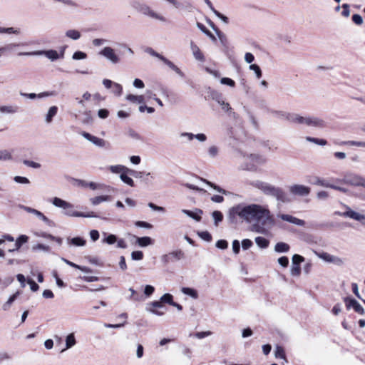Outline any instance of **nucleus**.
Returning <instances> with one entry per match:
<instances>
[{"mask_svg":"<svg viewBox=\"0 0 365 365\" xmlns=\"http://www.w3.org/2000/svg\"><path fill=\"white\" fill-rule=\"evenodd\" d=\"M111 92L116 96H120L123 93V86L115 82L112 86Z\"/></svg>","mask_w":365,"mask_h":365,"instance_id":"45","label":"nucleus"},{"mask_svg":"<svg viewBox=\"0 0 365 365\" xmlns=\"http://www.w3.org/2000/svg\"><path fill=\"white\" fill-rule=\"evenodd\" d=\"M315 254L319 259H322L323 261H324L326 262H329V263H332V264L334 262V259L336 256V255H331L326 252H315Z\"/></svg>","mask_w":365,"mask_h":365,"instance_id":"27","label":"nucleus"},{"mask_svg":"<svg viewBox=\"0 0 365 365\" xmlns=\"http://www.w3.org/2000/svg\"><path fill=\"white\" fill-rule=\"evenodd\" d=\"M110 196L101 195L90 198V202L93 205H98L103 202L109 201Z\"/></svg>","mask_w":365,"mask_h":365,"instance_id":"33","label":"nucleus"},{"mask_svg":"<svg viewBox=\"0 0 365 365\" xmlns=\"http://www.w3.org/2000/svg\"><path fill=\"white\" fill-rule=\"evenodd\" d=\"M67 242L69 245H72L74 247H83L86 244V241L81 237L68 238Z\"/></svg>","mask_w":365,"mask_h":365,"instance_id":"22","label":"nucleus"},{"mask_svg":"<svg viewBox=\"0 0 365 365\" xmlns=\"http://www.w3.org/2000/svg\"><path fill=\"white\" fill-rule=\"evenodd\" d=\"M29 241V237L26 235H20L15 241L14 250H19L21 247Z\"/></svg>","mask_w":365,"mask_h":365,"instance_id":"34","label":"nucleus"},{"mask_svg":"<svg viewBox=\"0 0 365 365\" xmlns=\"http://www.w3.org/2000/svg\"><path fill=\"white\" fill-rule=\"evenodd\" d=\"M338 145L365 148V142H362V141H355V140L341 141L340 143H338Z\"/></svg>","mask_w":365,"mask_h":365,"instance_id":"36","label":"nucleus"},{"mask_svg":"<svg viewBox=\"0 0 365 365\" xmlns=\"http://www.w3.org/2000/svg\"><path fill=\"white\" fill-rule=\"evenodd\" d=\"M215 246L218 248V249H221V250H225V249H227V247H228V243L226 240H218L216 244H215Z\"/></svg>","mask_w":365,"mask_h":365,"instance_id":"64","label":"nucleus"},{"mask_svg":"<svg viewBox=\"0 0 365 365\" xmlns=\"http://www.w3.org/2000/svg\"><path fill=\"white\" fill-rule=\"evenodd\" d=\"M220 83L224 85H227L230 87H234L235 86V82L232 79L227 77L222 78Z\"/></svg>","mask_w":365,"mask_h":365,"instance_id":"62","label":"nucleus"},{"mask_svg":"<svg viewBox=\"0 0 365 365\" xmlns=\"http://www.w3.org/2000/svg\"><path fill=\"white\" fill-rule=\"evenodd\" d=\"M125 99L133 103L143 104L145 103L144 96L142 95L128 94L125 96Z\"/></svg>","mask_w":365,"mask_h":365,"instance_id":"26","label":"nucleus"},{"mask_svg":"<svg viewBox=\"0 0 365 365\" xmlns=\"http://www.w3.org/2000/svg\"><path fill=\"white\" fill-rule=\"evenodd\" d=\"M182 212L197 222L201 220V214L202 213L201 210H197V212H194L188 210H182Z\"/></svg>","mask_w":365,"mask_h":365,"instance_id":"30","label":"nucleus"},{"mask_svg":"<svg viewBox=\"0 0 365 365\" xmlns=\"http://www.w3.org/2000/svg\"><path fill=\"white\" fill-rule=\"evenodd\" d=\"M76 343L73 333L69 334L66 338V349H68L73 347Z\"/></svg>","mask_w":365,"mask_h":365,"instance_id":"40","label":"nucleus"},{"mask_svg":"<svg viewBox=\"0 0 365 365\" xmlns=\"http://www.w3.org/2000/svg\"><path fill=\"white\" fill-rule=\"evenodd\" d=\"M291 194L297 196L304 197L310 193V187L304 185H293L289 188Z\"/></svg>","mask_w":365,"mask_h":365,"instance_id":"10","label":"nucleus"},{"mask_svg":"<svg viewBox=\"0 0 365 365\" xmlns=\"http://www.w3.org/2000/svg\"><path fill=\"white\" fill-rule=\"evenodd\" d=\"M81 135L85 139L98 148H104L108 145L107 142L104 139L93 135L87 132L83 131L81 133Z\"/></svg>","mask_w":365,"mask_h":365,"instance_id":"12","label":"nucleus"},{"mask_svg":"<svg viewBox=\"0 0 365 365\" xmlns=\"http://www.w3.org/2000/svg\"><path fill=\"white\" fill-rule=\"evenodd\" d=\"M131 258L133 260H141L143 258V253L142 251H133L131 253Z\"/></svg>","mask_w":365,"mask_h":365,"instance_id":"60","label":"nucleus"},{"mask_svg":"<svg viewBox=\"0 0 365 365\" xmlns=\"http://www.w3.org/2000/svg\"><path fill=\"white\" fill-rule=\"evenodd\" d=\"M76 185L82 187H89L90 189L95 190L101 188L103 185L97 184L94 182H87L83 180H76Z\"/></svg>","mask_w":365,"mask_h":365,"instance_id":"18","label":"nucleus"},{"mask_svg":"<svg viewBox=\"0 0 365 365\" xmlns=\"http://www.w3.org/2000/svg\"><path fill=\"white\" fill-rule=\"evenodd\" d=\"M52 204L63 210V214L69 217H97L98 216L93 212L83 213L76 211L74 206L71 203L66 202L59 197H55L52 200Z\"/></svg>","mask_w":365,"mask_h":365,"instance_id":"3","label":"nucleus"},{"mask_svg":"<svg viewBox=\"0 0 365 365\" xmlns=\"http://www.w3.org/2000/svg\"><path fill=\"white\" fill-rule=\"evenodd\" d=\"M249 68H250V69L251 71H254L257 78L259 79V78H260L262 77V70H261L260 67L258 65H257V64H251Z\"/></svg>","mask_w":365,"mask_h":365,"instance_id":"49","label":"nucleus"},{"mask_svg":"<svg viewBox=\"0 0 365 365\" xmlns=\"http://www.w3.org/2000/svg\"><path fill=\"white\" fill-rule=\"evenodd\" d=\"M304 125L309 127L323 128L324 127V122L317 117L304 116Z\"/></svg>","mask_w":365,"mask_h":365,"instance_id":"13","label":"nucleus"},{"mask_svg":"<svg viewBox=\"0 0 365 365\" xmlns=\"http://www.w3.org/2000/svg\"><path fill=\"white\" fill-rule=\"evenodd\" d=\"M173 261L175 260H180L185 257V253L181 250H173L170 252Z\"/></svg>","mask_w":365,"mask_h":365,"instance_id":"43","label":"nucleus"},{"mask_svg":"<svg viewBox=\"0 0 365 365\" xmlns=\"http://www.w3.org/2000/svg\"><path fill=\"white\" fill-rule=\"evenodd\" d=\"M21 208L26 212L34 215L36 217L41 220L46 224H48L50 222L49 219L47 217H46L41 212L27 206H22Z\"/></svg>","mask_w":365,"mask_h":365,"instance_id":"16","label":"nucleus"},{"mask_svg":"<svg viewBox=\"0 0 365 365\" xmlns=\"http://www.w3.org/2000/svg\"><path fill=\"white\" fill-rule=\"evenodd\" d=\"M65 36L69 39L77 41L81 37V34L76 29H71L66 31Z\"/></svg>","mask_w":365,"mask_h":365,"instance_id":"24","label":"nucleus"},{"mask_svg":"<svg viewBox=\"0 0 365 365\" xmlns=\"http://www.w3.org/2000/svg\"><path fill=\"white\" fill-rule=\"evenodd\" d=\"M212 216L214 220L215 225L216 226H217L218 223L222 222V220L223 219V215H222V212L220 211H217V210L214 211L212 214Z\"/></svg>","mask_w":365,"mask_h":365,"instance_id":"47","label":"nucleus"},{"mask_svg":"<svg viewBox=\"0 0 365 365\" xmlns=\"http://www.w3.org/2000/svg\"><path fill=\"white\" fill-rule=\"evenodd\" d=\"M274 356L276 358L282 359H284V361L286 363L287 362V359L286 358L284 350L283 347H282L280 346H277L275 347V350H274Z\"/></svg>","mask_w":365,"mask_h":365,"instance_id":"41","label":"nucleus"},{"mask_svg":"<svg viewBox=\"0 0 365 365\" xmlns=\"http://www.w3.org/2000/svg\"><path fill=\"white\" fill-rule=\"evenodd\" d=\"M339 182L351 186H360L365 188V178L352 173H346Z\"/></svg>","mask_w":365,"mask_h":365,"instance_id":"6","label":"nucleus"},{"mask_svg":"<svg viewBox=\"0 0 365 365\" xmlns=\"http://www.w3.org/2000/svg\"><path fill=\"white\" fill-rule=\"evenodd\" d=\"M20 294V292H16V293H14L13 295H11L9 299L8 300L4 303V304L2 305V309L4 311H7L10 309V307H11L12 304L14 303V302L17 299V297L19 296Z\"/></svg>","mask_w":365,"mask_h":365,"instance_id":"29","label":"nucleus"},{"mask_svg":"<svg viewBox=\"0 0 365 365\" xmlns=\"http://www.w3.org/2000/svg\"><path fill=\"white\" fill-rule=\"evenodd\" d=\"M19 108L15 104H6L0 106V113L13 115L18 113Z\"/></svg>","mask_w":365,"mask_h":365,"instance_id":"15","label":"nucleus"},{"mask_svg":"<svg viewBox=\"0 0 365 365\" xmlns=\"http://www.w3.org/2000/svg\"><path fill=\"white\" fill-rule=\"evenodd\" d=\"M20 95L23 97H26L29 99H35L36 98H45V97H48L51 95V93H50L48 92H42L38 94H36L34 93H26L20 92Z\"/></svg>","mask_w":365,"mask_h":365,"instance_id":"25","label":"nucleus"},{"mask_svg":"<svg viewBox=\"0 0 365 365\" xmlns=\"http://www.w3.org/2000/svg\"><path fill=\"white\" fill-rule=\"evenodd\" d=\"M87 58V54L85 52L83 51H76L73 53L72 56V58L73 60H83L86 59Z\"/></svg>","mask_w":365,"mask_h":365,"instance_id":"53","label":"nucleus"},{"mask_svg":"<svg viewBox=\"0 0 365 365\" xmlns=\"http://www.w3.org/2000/svg\"><path fill=\"white\" fill-rule=\"evenodd\" d=\"M190 46L194 58L199 61H204L205 57L197 45L193 41H190Z\"/></svg>","mask_w":365,"mask_h":365,"instance_id":"19","label":"nucleus"},{"mask_svg":"<svg viewBox=\"0 0 365 365\" xmlns=\"http://www.w3.org/2000/svg\"><path fill=\"white\" fill-rule=\"evenodd\" d=\"M290 249V247L288 244L285 242H277L274 246V251L279 253H286L288 252Z\"/></svg>","mask_w":365,"mask_h":365,"instance_id":"31","label":"nucleus"},{"mask_svg":"<svg viewBox=\"0 0 365 365\" xmlns=\"http://www.w3.org/2000/svg\"><path fill=\"white\" fill-rule=\"evenodd\" d=\"M140 12L144 16H146L152 19L158 21L160 23L165 24L168 21V19L163 14L153 10L150 6L145 4L144 5L140 6Z\"/></svg>","mask_w":365,"mask_h":365,"instance_id":"7","label":"nucleus"},{"mask_svg":"<svg viewBox=\"0 0 365 365\" xmlns=\"http://www.w3.org/2000/svg\"><path fill=\"white\" fill-rule=\"evenodd\" d=\"M248 184L265 195L275 197L277 200L282 202L286 201V195L279 187L261 180H252Z\"/></svg>","mask_w":365,"mask_h":365,"instance_id":"2","label":"nucleus"},{"mask_svg":"<svg viewBox=\"0 0 365 365\" xmlns=\"http://www.w3.org/2000/svg\"><path fill=\"white\" fill-rule=\"evenodd\" d=\"M210 96L212 99L215 101L217 103H219L220 100L222 99V95L216 91H212L210 92Z\"/></svg>","mask_w":365,"mask_h":365,"instance_id":"63","label":"nucleus"},{"mask_svg":"<svg viewBox=\"0 0 365 365\" xmlns=\"http://www.w3.org/2000/svg\"><path fill=\"white\" fill-rule=\"evenodd\" d=\"M202 180L203 182H205L207 185H210L211 187H212L214 190H215L217 192H220V193H222L223 195H228V192L226 191L225 190L221 188L220 187H219L218 185L210 182V181H207V180Z\"/></svg>","mask_w":365,"mask_h":365,"instance_id":"44","label":"nucleus"},{"mask_svg":"<svg viewBox=\"0 0 365 365\" xmlns=\"http://www.w3.org/2000/svg\"><path fill=\"white\" fill-rule=\"evenodd\" d=\"M281 117L294 125H304V116L294 113H282Z\"/></svg>","mask_w":365,"mask_h":365,"instance_id":"11","label":"nucleus"},{"mask_svg":"<svg viewBox=\"0 0 365 365\" xmlns=\"http://www.w3.org/2000/svg\"><path fill=\"white\" fill-rule=\"evenodd\" d=\"M98 54L104 57L112 64H117L120 61V56L115 53V50L110 46H105L99 51Z\"/></svg>","mask_w":365,"mask_h":365,"instance_id":"8","label":"nucleus"},{"mask_svg":"<svg viewBox=\"0 0 365 365\" xmlns=\"http://www.w3.org/2000/svg\"><path fill=\"white\" fill-rule=\"evenodd\" d=\"M19 56H44L51 61H56L63 57V53H59L57 51L50 50H40L30 52H21Z\"/></svg>","mask_w":365,"mask_h":365,"instance_id":"5","label":"nucleus"},{"mask_svg":"<svg viewBox=\"0 0 365 365\" xmlns=\"http://www.w3.org/2000/svg\"><path fill=\"white\" fill-rule=\"evenodd\" d=\"M12 159L11 153L6 150H0V160H10Z\"/></svg>","mask_w":365,"mask_h":365,"instance_id":"51","label":"nucleus"},{"mask_svg":"<svg viewBox=\"0 0 365 365\" xmlns=\"http://www.w3.org/2000/svg\"><path fill=\"white\" fill-rule=\"evenodd\" d=\"M14 180L15 181V182L19 183V184H29L30 183V180L27 178L23 177V176H15L14 178Z\"/></svg>","mask_w":365,"mask_h":365,"instance_id":"58","label":"nucleus"},{"mask_svg":"<svg viewBox=\"0 0 365 365\" xmlns=\"http://www.w3.org/2000/svg\"><path fill=\"white\" fill-rule=\"evenodd\" d=\"M197 27L207 36H208L212 41H216L215 36L202 24L197 22Z\"/></svg>","mask_w":365,"mask_h":365,"instance_id":"35","label":"nucleus"},{"mask_svg":"<svg viewBox=\"0 0 365 365\" xmlns=\"http://www.w3.org/2000/svg\"><path fill=\"white\" fill-rule=\"evenodd\" d=\"M228 217L232 222L240 220L252 223V230L263 235H267L275 225V220L267 205L240 203L230 209Z\"/></svg>","mask_w":365,"mask_h":365,"instance_id":"1","label":"nucleus"},{"mask_svg":"<svg viewBox=\"0 0 365 365\" xmlns=\"http://www.w3.org/2000/svg\"><path fill=\"white\" fill-rule=\"evenodd\" d=\"M278 218L282 219L284 221L290 222L292 224L298 225V226H304L305 225V222L303 220L297 218L292 215H287V214H278L277 215Z\"/></svg>","mask_w":365,"mask_h":365,"instance_id":"14","label":"nucleus"},{"mask_svg":"<svg viewBox=\"0 0 365 365\" xmlns=\"http://www.w3.org/2000/svg\"><path fill=\"white\" fill-rule=\"evenodd\" d=\"M306 140L308 142L314 143L315 144H317V145H319L322 146L326 145L327 144V140L324 139H319V138H312V137H307Z\"/></svg>","mask_w":365,"mask_h":365,"instance_id":"46","label":"nucleus"},{"mask_svg":"<svg viewBox=\"0 0 365 365\" xmlns=\"http://www.w3.org/2000/svg\"><path fill=\"white\" fill-rule=\"evenodd\" d=\"M117 241V237L115 235L110 234L103 240V243L108 245H113Z\"/></svg>","mask_w":365,"mask_h":365,"instance_id":"54","label":"nucleus"},{"mask_svg":"<svg viewBox=\"0 0 365 365\" xmlns=\"http://www.w3.org/2000/svg\"><path fill=\"white\" fill-rule=\"evenodd\" d=\"M341 8L343 9L341 16L348 18L350 16V6L348 4H343Z\"/></svg>","mask_w":365,"mask_h":365,"instance_id":"59","label":"nucleus"},{"mask_svg":"<svg viewBox=\"0 0 365 365\" xmlns=\"http://www.w3.org/2000/svg\"><path fill=\"white\" fill-rule=\"evenodd\" d=\"M108 169L113 174H120L128 173V168L123 165H115L108 166Z\"/></svg>","mask_w":365,"mask_h":365,"instance_id":"23","label":"nucleus"},{"mask_svg":"<svg viewBox=\"0 0 365 365\" xmlns=\"http://www.w3.org/2000/svg\"><path fill=\"white\" fill-rule=\"evenodd\" d=\"M130 110H118V113H117V116L119 118H121V119L128 118L130 117Z\"/></svg>","mask_w":365,"mask_h":365,"instance_id":"61","label":"nucleus"},{"mask_svg":"<svg viewBox=\"0 0 365 365\" xmlns=\"http://www.w3.org/2000/svg\"><path fill=\"white\" fill-rule=\"evenodd\" d=\"M136 242L141 247L151 245L153 243V240L150 237H136Z\"/></svg>","mask_w":365,"mask_h":365,"instance_id":"32","label":"nucleus"},{"mask_svg":"<svg viewBox=\"0 0 365 365\" xmlns=\"http://www.w3.org/2000/svg\"><path fill=\"white\" fill-rule=\"evenodd\" d=\"M304 261V258L299 255L295 254L292 256V264L300 265Z\"/></svg>","mask_w":365,"mask_h":365,"instance_id":"56","label":"nucleus"},{"mask_svg":"<svg viewBox=\"0 0 365 365\" xmlns=\"http://www.w3.org/2000/svg\"><path fill=\"white\" fill-rule=\"evenodd\" d=\"M160 300L161 302H163V303H168L170 305H171L174 302L173 295L168 293L164 294L160 297Z\"/></svg>","mask_w":365,"mask_h":365,"instance_id":"52","label":"nucleus"},{"mask_svg":"<svg viewBox=\"0 0 365 365\" xmlns=\"http://www.w3.org/2000/svg\"><path fill=\"white\" fill-rule=\"evenodd\" d=\"M235 158L237 159L248 160L250 162V165H246L242 168L243 170L249 171H255L258 166L262 165L266 163L267 158L265 156L259 154H250L246 155L240 150H237Z\"/></svg>","mask_w":365,"mask_h":365,"instance_id":"4","label":"nucleus"},{"mask_svg":"<svg viewBox=\"0 0 365 365\" xmlns=\"http://www.w3.org/2000/svg\"><path fill=\"white\" fill-rule=\"evenodd\" d=\"M1 34L19 35L21 34V30L14 27L4 28L0 26V34Z\"/></svg>","mask_w":365,"mask_h":365,"instance_id":"39","label":"nucleus"},{"mask_svg":"<svg viewBox=\"0 0 365 365\" xmlns=\"http://www.w3.org/2000/svg\"><path fill=\"white\" fill-rule=\"evenodd\" d=\"M255 240L257 245L262 249L267 248L269 244V240L263 237H257Z\"/></svg>","mask_w":365,"mask_h":365,"instance_id":"38","label":"nucleus"},{"mask_svg":"<svg viewBox=\"0 0 365 365\" xmlns=\"http://www.w3.org/2000/svg\"><path fill=\"white\" fill-rule=\"evenodd\" d=\"M351 20L356 26H361L364 22L363 18L359 14H354L351 17Z\"/></svg>","mask_w":365,"mask_h":365,"instance_id":"57","label":"nucleus"},{"mask_svg":"<svg viewBox=\"0 0 365 365\" xmlns=\"http://www.w3.org/2000/svg\"><path fill=\"white\" fill-rule=\"evenodd\" d=\"M347 307L348 308L352 307L355 312L364 314V309L362 307V306L355 299H351L347 301Z\"/></svg>","mask_w":365,"mask_h":365,"instance_id":"21","label":"nucleus"},{"mask_svg":"<svg viewBox=\"0 0 365 365\" xmlns=\"http://www.w3.org/2000/svg\"><path fill=\"white\" fill-rule=\"evenodd\" d=\"M128 173L136 178H142L143 175L145 174L146 176L150 175V173H144L142 171H136L131 169H128Z\"/></svg>","mask_w":365,"mask_h":365,"instance_id":"50","label":"nucleus"},{"mask_svg":"<svg viewBox=\"0 0 365 365\" xmlns=\"http://www.w3.org/2000/svg\"><path fill=\"white\" fill-rule=\"evenodd\" d=\"M128 174H129L128 173H121V175H120V179L125 184H127L128 185L130 186V187H134L135 185V183H134V181L133 180L130 178Z\"/></svg>","mask_w":365,"mask_h":365,"instance_id":"42","label":"nucleus"},{"mask_svg":"<svg viewBox=\"0 0 365 365\" xmlns=\"http://www.w3.org/2000/svg\"><path fill=\"white\" fill-rule=\"evenodd\" d=\"M58 108L56 106H51L46 115H45V123L46 124H50L53 121V118L58 113Z\"/></svg>","mask_w":365,"mask_h":365,"instance_id":"20","label":"nucleus"},{"mask_svg":"<svg viewBox=\"0 0 365 365\" xmlns=\"http://www.w3.org/2000/svg\"><path fill=\"white\" fill-rule=\"evenodd\" d=\"M145 310L157 316H163L166 310L163 302L155 301L146 304Z\"/></svg>","mask_w":365,"mask_h":365,"instance_id":"9","label":"nucleus"},{"mask_svg":"<svg viewBox=\"0 0 365 365\" xmlns=\"http://www.w3.org/2000/svg\"><path fill=\"white\" fill-rule=\"evenodd\" d=\"M342 215L344 217H349L351 219L359 221L362 224H364L363 220H365V215H364L359 212H355V211L351 210L350 208H348V210L346 212H344L342 214Z\"/></svg>","mask_w":365,"mask_h":365,"instance_id":"17","label":"nucleus"},{"mask_svg":"<svg viewBox=\"0 0 365 365\" xmlns=\"http://www.w3.org/2000/svg\"><path fill=\"white\" fill-rule=\"evenodd\" d=\"M23 163L28 167L35 169H38L41 166L40 163L29 160H24Z\"/></svg>","mask_w":365,"mask_h":365,"instance_id":"55","label":"nucleus"},{"mask_svg":"<svg viewBox=\"0 0 365 365\" xmlns=\"http://www.w3.org/2000/svg\"><path fill=\"white\" fill-rule=\"evenodd\" d=\"M220 153V148L217 145H212L207 148V156L211 159H215Z\"/></svg>","mask_w":365,"mask_h":365,"instance_id":"28","label":"nucleus"},{"mask_svg":"<svg viewBox=\"0 0 365 365\" xmlns=\"http://www.w3.org/2000/svg\"><path fill=\"white\" fill-rule=\"evenodd\" d=\"M290 274L292 276L299 277L301 274V267L299 264H292Z\"/></svg>","mask_w":365,"mask_h":365,"instance_id":"48","label":"nucleus"},{"mask_svg":"<svg viewBox=\"0 0 365 365\" xmlns=\"http://www.w3.org/2000/svg\"><path fill=\"white\" fill-rule=\"evenodd\" d=\"M181 292L185 294V295H187V296H190V297H192V299H197L198 297V294H197V292L192 289V288H190V287H182L181 289Z\"/></svg>","mask_w":365,"mask_h":365,"instance_id":"37","label":"nucleus"}]
</instances>
